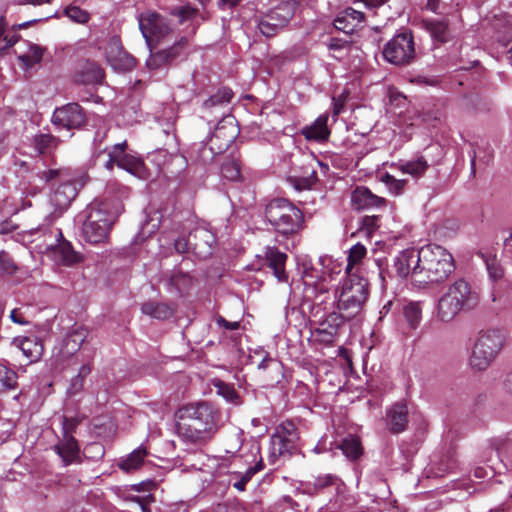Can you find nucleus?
<instances>
[{
	"label": "nucleus",
	"instance_id": "nucleus-58",
	"mask_svg": "<svg viewBox=\"0 0 512 512\" xmlns=\"http://www.w3.org/2000/svg\"><path fill=\"white\" fill-rule=\"evenodd\" d=\"M215 321L220 328H224L226 330H237L240 326V323L238 321H227L222 316H217Z\"/></svg>",
	"mask_w": 512,
	"mask_h": 512
},
{
	"label": "nucleus",
	"instance_id": "nucleus-35",
	"mask_svg": "<svg viewBox=\"0 0 512 512\" xmlns=\"http://www.w3.org/2000/svg\"><path fill=\"white\" fill-rule=\"evenodd\" d=\"M214 387L216 388L217 394L223 397L228 403L233 405H240L242 403L240 395L232 384L217 380L214 382Z\"/></svg>",
	"mask_w": 512,
	"mask_h": 512
},
{
	"label": "nucleus",
	"instance_id": "nucleus-18",
	"mask_svg": "<svg viewBox=\"0 0 512 512\" xmlns=\"http://www.w3.org/2000/svg\"><path fill=\"white\" fill-rule=\"evenodd\" d=\"M155 484L153 481L140 482L138 484L130 485L131 490L143 492L141 496H130V512H150L149 505L153 501L151 490Z\"/></svg>",
	"mask_w": 512,
	"mask_h": 512
},
{
	"label": "nucleus",
	"instance_id": "nucleus-46",
	"mask_svg": "<svg viewBox=\"0 0 512 512\" xmlns=\"http://www.w3.org/2000/svg\"><path fill=\"white\" fill-rule=\"evenodd\" d=\"M480 256L483 259V261L485 262L486 269L488 271L490 278L493 280L500 279L503 275V269L500 266V263H499L496 255H492V254L486 255V254L481 253Z\"/></svg>",
	"mask_w": 512,
	"mask_h": 512
},
{
	"label": "nucleus",
	"instance_id": "nucleus-37",
	"mask_svg": "<svg viewBox=\"0 0 512 512\" xmlns=\"http://www.w3.org/2000/svg\"><path fill=\"white\" fill-rule=\"evenodd\" d=\"M233 97V92L230 88L219 89L214 95L208 98L203 106L206 109L221 108L223 105L228 104Z\"/></svg>",
	"mask_w": 512,
	"mask_h": 512
},
{
	"label": "nucleus",
	"instance_id": "nucleus-55",
	"mask_svg": "<svg viewBox=\"0 0 512 512\" xmlns=\"http://www.w3.org/2000/svg\"><path fill=\"white\" fill-rule=\"evenodd\" d=\"M193 237L188 236V238L185 237H179L174 242L175 250L178 253H186L190 250L193 251Z\"/></svg>",
	"mask_w": 512,
	"mask_h": 512
},
{
	"label": "nucleus",
	"instance_id": "nucleus-20",
	"mask_svg": "<svg viewBox=\"0 0 512 512\" xmlns=\"http://www.w3.org/2000/svg\"><path fill=\"white\" fill-rule=\"evenodd\" d=\"M105 77L104 70L93 61H85L75 74V81L83 85L101 84Z\"/></svg>",
	"mask_w": 512,
	"mask_h": 512
},
{
	"label": "nucleus",
	"instance_id": "nucleus-28",
	"mask_svg": "<svg viewBox=\"0 0 512 512\" xmlns=\"http://www.w3.org/2000/svg\"><path fill=\"white\" fill-rule=\"evenodd\" d=\"M476 341L498 354L506 342V333L499 328L489 329L480 333Z\"/></svg>",
	"mask_w": 512,
	"mask_h": 512
},
{
	"label": "nucleus",
	"instance_id": "nucleus-32",
	"mask_svg": "<svg viewBox=\"0 0 512 512\" xmlns=\"http://www.w3.org/2000/svg\"><path fill=\"white\" fill-rule=\"evenodd\" d=\"M144 314L158 320H166L174 314V308L166 303L149 301L142 305Z\"/></svg>",
	"mask_w": 512,
	"mask_h": 512
},
{
	"label": "nucleus",
	"instance_id": "nucleus-42",
	"mask_svg": "<svg viewBox=\"0 0 512 512\" xmlns=\"http://www.w3.org/2000/svg\"><path fill=\"white\" fill-rule=\"evenodd\" d=\"M366 254V247L359 242L350 248L348 255V264L346 267L347 275H349V273H358L357 271L353 272V269L355 266L361 263Z\"/></svg>",
	"mask_w": 512,
	"mask_h": 512
},
{
	"label": "nucleus",
	"instance_id": "nucleus-3",
	"mask_svg": "<svg viewBox=\"0 0 512 512\" xmlns=\"http://www.w3.org/2000/svg\"><path fill=\"white\" fill-rule=\"evenodd\" d=\"M175 418L177 433L187 442H205L216 429V413L208 403L183 406L176 411Z\"/></svg>",
	"mask_w": 512,
	"mask_h": 512
},
{
	"label": "nucleus",
	"instance_id": "nucleus-16",
	"mask_svg": "<svg viewBox=\"0 0 512 512\" xmlns=\"http://www.w3.org/2000/svg\"><path fill=\"white\" fill-rule=\"evenodd\" d=\"M106 59L114 70L125 71L128 68V54L125 52L119 36H112L105 48Z\"/></svg>",
	"mask_w": 512,
	"mask_h": 512
},
{
	"label": "nucleus",
	"instance_id": "nucleus-57",
	"mask_svg": "<svg viewBox=\"0 0 512 512\" xmlns=\"http://www.w3.org/2000/svg\"><path fill=\"white\" fill-rule=\"evenodd\" d=\"M231 482H233V486L240 492L245 490L246 484L248 483L244 480L241 472H234L231 474Z\"/></svg>",
	"mask_w": 512,
	"mask_h": 512
},
{
	"label": "nucleus",
	"instance_id": "nucleus-59",
	"mask_svg": "<svg viewBox=\"0 0 512 512\" xmlns=\"http://www.w3.org/2000/svg\"><path fill=\"white\" fill-rule=\"evenodd\" d=\"M196 9L191 8L189 6L181 7L177 10V16L180 19V22L185 20L192 19L196 15Z\"/></svg>",
	"mask_w": 512,
	"mask_h": 512
},
{
	"label": "nucleus",
	"instance_id": "nucleus-24",
	"mask_svg": "<svg viewBox=\"0 0 512 512\" xmlns=\"http://www.w3.org/2000/svg\"><path fill=\"white\" fill-rule=\"evenodd\" d=\"M18 348L29 359L30 363L37 362L44 352V345L36 336L20 337L14 340Z\"/></svg>",
	"mask_w": 512,
	"mask_h": 512
},
{
	"label": "nucleus",
	"instance_id": "nucleus-33",
	"mask_svg": "<svg viewBox=\"0 0 512 512\" xmlns=\"http://www.w3.org/2000/svg\"><path fill=\"white\" fill-rule=\"evenodd\" d=\"M425 26L435 41L445 43L449 40L450 30L445 20H426Z\"/></svg>",
	"mask_w": 512,
	"mask_h": 512
},
{
	"label": "nucleus",
	"instance_id": "nucleus-23",
	"mask_svg": "<svg viewBox=\"0 0 512 512\" xmlns=\"http://www.w3.org/2000/svg\"><path fill=\"white\" fill-rule=\"evenodd\" d=\"M328 115L322 114L315 121L302 128L301 133L309 141L322 142L328 139L330 130L327 125Z\"/></svg>",
	"mask_w": 512,
	"mask_h": 512
},
{
	"label": "nucleus",
	"instance_id": "nucleus-43",
	"mask_svg": "<svg viewBox=\"0 0 512 512\" xmlns=\"http://www.w3.org/2000/svg\"><path fill=\"white\" fill-rule=\"evenodd\" d=\"M17 378V373L14 370L0 364V392L16 389Z\"/></svg>",
	"mask_w": 512,
	"mask_h": 512
},
{
	"label": "nucleus",
	"instance_id": "nucleus-40",
	"mask_svg": "<svg viewBox=\"0 0 512 512\" xmlns=\"http://www.w3.org/2000/svg\"><path fill=\"white\" fill-rule=\"evenodd\" d=\"M403 314L408 325L412 329L417 328L422 319V309L420 303L410 302L406 304L403 308Z\"/></svg>",
	"mask_w": 512,
	"mask_h": 512
},
{
	"label": "nucleus",
	"instance_id": "nucleus-4",
	"mask_svg": "<svg viewBox=\"0 0 512 512\" xmlns=\"http://www.w3.org/2000/svg\"><path fill=\"white\" fill-rule=\"evenodd\" d=\"M478 302L477 293L471 290L468 282L456 280L440 297L436 307V318L449 323L465 308H473Z\"/></svg>",
	"mask_w": 512,
	"mask_h": 512
},
{
	"label": "nucleus",
	"instance_id": "nucleus-14",
	"mask_svg": "<svg viewBox=\"0 0 512 512\" xmlns=\"http://www.w3.org/2000/svg\"><path fill=\"white\" fill-rule=\"evenodd\" d=\"M238 128L232 116H224L215 127L209 141L213 143L218 152H225L235 141L238 135Z\"/></svg>",
	"mask_w": 512,
	"mask_h": 512
},
{
	"label": "nucleus",
	"instance_id": "nucleus-44",
	"mask_svg": "<svg viewBox=\"0 0 512 512\" xmlns=\"http://www.w3.org/2000/svg\"><path fill=\"white\" fill-rule=\"evenodd\" d=\"M44 49L39 45L33 44L29 47L27 53L21 55L19 60L26 68H31L42 61Z\"/></svg>",
	"mask_w": 512,
	"mask_h": 512
},
{
	"label": "nucleus",
	"instance_id": "nucleus-56",
	"mask_svg": "<svg viewBox=\"0 0 512 512\" xmlns=\"http://www.w3.org/2000/svg\"><path fill=\"white\" fill-rule=\"evenodd\" d=\"M160 219V213L155 211L153 215L150 216V219L144 224L143 228L146 229L149 234L154 233L160 226Z\"/></svg>",
	"mask_w": 512,
	"mask_h": 512
},
{
	"label": "nucleus",
	"instance_id": "nucleus-54",
	"mask_svg": "<svg viewBox=\"0 0 512 512\" xmlns=\"http://www.w3.org/2000/svg\"><path fill=\"white\" fill-rule=\"evenodd\" d=\"M79 425V420L74 417H63L62 422V434L63 438H68L69 436H73L76 428Z\"/></svg>",
	"mask_w": 512,
	"mask_h": 512
},
{
	"label": "nucleus",
	"instance_id": "nucleus-26",
	"mask_svg": "<svg viewBox=\"0 0 512 512\" xmlns=\"http://www.w3.org/2000/svg\"><path fill=\"white\" fill-rule=\"evenodd\" d=\"M363 19L364 14L362 12L353 8H347L335 19L334 26L336 29L343 31L346 34H351L355 31Z\"/></svg>",
	"mask_w": 512,
	"mask_h": 512
},
{
	"label": "nucleus",
	"instance_id": "nucleus-10",
	"mask_svg": "<svg viewBox=\"0 0 512 512\" xmlns=\"http://www.w3.org/2000/svg\"><path fill=\"white\" fill-rule=\"evenodd\" d=\"M139 28L149 46L158 44L171 29L167 21L155 12L142 13L138 17Z\"/></svg>",
	"mask_w": 512,
	"mask_h": 512
},
{
	"label": "nucleus",
	"instance_id": "nucleus-30",
	"mask_svg": "<svg viewBox=\"0 0 512 512\" xmlns=\"http://www.w3.org/2000/svg\"><path fill=\"white\" fill-rule=\"evenodd\" d=\"M54 450L62 458L64 465H69L75 461L80 452V447L74 436L63 438L62 442L55 445Z\"/></svg>",
	"mask_w": 512,
	"mask_h": 512
},
{
	"label": "nucleus",
	"instance_id": "nucleus-63",
	"mask_svg": "<svg viewBox=\"0 0 512 512\" xmlns=\"http://www.w3.org/2000/svg\"><path fill=\"white\" fill-rule=\"evenodd\" d=\"M263 358L258 364V369H267L270 364L277 363V361L269 356L267 352H262Z\"/></svg>",
	"mask_w": 512,
	"mask_h": 512
},
{
	"label": "nucleus",
	"instance_id": "nucleus-22",
	"mask_svg": "<svg viewBox=\"0 0 512 512\" xmlns=\"http://www.w3.org/2000/svg\"><path fill=\"white\" fill-rule=\"evenodd\" d=\"M387 425L390 431L394 434L403 432L408 423V410L407 406L403 403L394 404L387 411Z\"/></svg>",
	"mask_w": 512,
	"mask_h": 512
},
{
	"label": "nucleus",
	"instance_id": "nucleus-62",
	"mask_svg": "<svg viewBox=\"0 0 512 512\" xmlns=\"http://www.w3.org/2000/svg\"><path fill=\"white\" fill-rule=\"evenodd\" d=\"M60 175V170L58 169H49L47 171H43L41 174V178L44 179L46 182H51L58 178Z\"/></svg>",
	"mask_w": 512,
	"mask_h": 512
},
{
	"label": "nucleus",
	"instance_id": "nucleus-48",
	"mask_svg": "<svg viewBox=\"0 0 512 512\" xmlns=\"http://www.w3.org/2000/svg\"><path fill=\"white\" fill-rule=\"evenodd\" d=\"M65 15L72 21L80 24H85L90 19L89 13L77 6H68L65 9Z\"/></svg>",
	"mask_w": 512,
	"mask_h": 512
},
{
	"label": "nucleus",
	"instance_id": "nucleus-34",
	"mask_svg": "<svg viewBox=\"0 0 512 512\" xmlns=\"http://www.w3.org/2000/svg\"><path fill=\"white\" fill-rule=\"evenodd\" d=\"M76 195L75 188L71 183L60 185L53 194V201L59 207H66Z\"/></svg>",
	"mask_w": 512,
	"mask_h": 512
},
{
	"label": "nucleus",
	"instance_id": "nucleus-2",
	"mask_svg": "<svg viewBox=\"0 0 512 512\" xmlns=\"http://www.w3.org/2000/svg\"><path fill=\"white\" fill-rule=\"evenodd\" d=\"M369 296V282L359 273H349L346 279L335 291V299L339 316L330 315L333 325L328 328L322 327L317 331L324 334V340L330 341L337 333L340 320H349L358 315L367 301Z\"/></svg>",
	"mask_w": 512,
	"mask_h": 512
},
{
	"label": "nucleus",
	"instance_id": "nucleus-45",
	"mask_svg": "<svg viewBox=\"0 0 512 512\" xmlns=\"http://www.w3.org/2000/svg\"><path fill=\"white\" fill-rule=\"evenodd\" d=\"M221 174L230 181H237L241 178L240 163L237 159H228L221 166Z\"/></svg>",
	"mask_w": 512,
	"mask_h": 512
},
{
	"label": "nucleus",
	"instance_id": "nucleus-36",
	"mask_svg": "<svg viewBox=\"0 0 512 512\" xmlns=\"http://www.w3.org/2000/svg\"><path fill=\"white\" fill-rule=\"evenodd\" d=\"M187 43L186 38H181V40L174 46L159 51L154 56V61L158 65H164L172 62L180 55V49Z\"/></svg>",
	"mask_w": 512,
	"mask_h": 512
},
{
	"label": "nucleus",
	"instance_id": "nucleus-47",
	"mask_svg": "<svg viewBox=\"0 0 512 512\" xmlns=\"http://www.w3.org/2000/svg\"><path fill=\"white\" fill-rule=\"evenodd\" d=\"M130 174L142 180H147L151 177V172L146 167L144 161L133 155H130Z\"/></svg>",
	"mask_w": 512,
	"mask_h": 512
},
{
	"label": "nucleus",
	"instance_id": "nucleus-51",
	"mask_svg": "<svg viewBox=\"0 0 512 512\" xmlns=\"http://www.w3.org/2000/svg\"><path fill=\"white\" fill-rule=\"evenodd\" d=\"M377 227H379V216H365L361 221L360 233L369 237Z\"/></svg>",
	"mask_w": 512,
	"mask_h": 512
},
{
	"label": "nucleus",
	"instance_id": "nucleus-27",
	"mask_svg": "<svg viewBox=\"0 0 512 512\" xmlns=\"http://www.w3.org/2000/svg\"><path fill=\"white\" fill-rule=\"evenodd\" d=\"M55 260L64 266H72L82 261V256L76 252L72 244L63 239L53 248Z\"/></svg>",
	"mask_w": 512,
	"mask_h": 512
},
{
	"label": "nucleus",
	"instance_id": "nucleus-7",
	"mask_svg": "<svg viewBox=\"0 0 512 512\" xmlns=\"http://www.w3.org/2000/svg\"><path fill=\"white\" fill-rule=\"evenodd\" d=\"M384 59L394 65L410 64L415 58V43L410 31L396 34L383 48Z\"/></svg>",
	"mask_w": 512,
	"mask_h": 512
},
{
	"label": "nucleus",
	"instance_id": "nucleus-11",
	"mask_svg": "<svg viewBox=\"0 0 512 512\" xmlns=\"http://www.w3.org/2000/svg\"><path fill=\"white\" fill-rule=\"evenodd\" d=\"M94 165L112 171L114 167L128 172L127 142L115 144L110 148L96 150L94 154Z\"/></svg>",
	"mask_w": 512,
	"mask_h": 512
},
{
	"label": "nucleus",
	"instance_id": "nucleus-8",
	"mask_svg": "<svg viewBox=\"0 0 512 512\" xmlns=\"http://www.w3.org/2000/svg\"><path fill=\"white\" fill-rule=\"evenodd\" d=\"M298 439V432L292 422L278 426L270 438L269 461L276 464L280 457L290 455Z\"/></svg>",
	"mask_w": 512,
	"mask_h": 512
},
{
	"label": "nucleus",
	"instance_id": "nucleus-29",
	"mask_svg": "<svg viewBox=\"0 0 512 512\" xmlns=\"http://www.w3.org/2000/svg\"><path fill=\"white\" fill-rule=\"evenodd\" d=\"M266 259L268 266L273 270L274 276L280 282L287 281V275L284 269V265L287 259V255L276 248H268L266 251Z\"/></svg>",
	"mask_w": 512,
	"mask_h": 512
},
{
	"label": "nucleus",
	"instance_id": "nucleus-53",
	"mask_svg": "<svg viewBox=\"0 0 512 512\" xmlns=\"http://www.w3.org/2000/svg\"><path fill=\"white\" fill-rule=\"evenodd\" d=\"M147 456V451L143 447H139L130 452V470L138 469L143 463Z\"/></svg>",
	"mask_w": 512,
	"mask_h": 512
},
{
	"label": "nucleus",
	"instance_id": "nucleus-13",
	"mask_svg": "<svg viewBox=\"0 0 512 512\" xmlns=\"http://www.w3.org/2000/svg\"><path fill=\"white\" fill-rule=\"evenodd\" d=\"M344 482L335 474H323L313 481L301 482L298 491L309 496L321 493L339 494L344 490Z\"/></svg>",
	"mask_w": 512,
	"mask_h": 512
},
{
	"label": "nucleus",
	"instance_id": "nucleus-12",
	"mask_svg": "<svg viewBox=\"0 0 512 512\" xmlns=\"http://www.w3.org/2000/svg\"><path fill=\"white\" fill-rule=\"evenodd\" d=\"M51 122L58 128L79 129L86 123V114L78 103L72 102L56 108Z\"/></svg>",
	"mask_w": 512,
	"mask_h": 512
},
{
	"label": "nucleus",
	"instance_id": "nucleus-50",
	"mask_svg": "<svg viewBox=\"0 0 512 512\" xmlns=\"http://www.w3.org/2000/svg\"><path fill=\"white\" fill-rule=\"evenodd\" d=\"M18 269L12 257L5 251H0V273L12 275Z\"/></svg>",
	"mask_w": 512,
	"mask_h": 512
},
{
	"label": "nucleus",
	"instance_id": "nucleus-49",
	"mask_svg": "<svg viewBox=\"0 0 512 512\" xmlns=\"http://www.w3.org/2000/svg\"><path fill=\"white\" fill-rule=\"evenodd\" d=\"M382 181L386 184L389 191L395 195L400 194L406 184L405 180L396 179L394 176L388 173L382 176Z\"/></svg>",
	"mask_w": 512,
	"mask_h": 512
},
{
	"label": "nucleus",
	"instance_id": "nucleus-64",
	"mask_svg": "<svg viewBox=\"0 0 512 512\" xmlns=\"http://www.w3.org/2000/svg\"><path fill=\"white\" fill-rule=\"evenodd\" d=\"M86 450H93L97 454H100L101 456L104 454V448L100 443H91Z\"/></svg>",
	"mask_w": 512,
	"mask_h": 512
},
{
	"label": "nucleus",
	"instance_id": "nucleus-41",
	"mask_svg": "<svg viewBox=\"0 0 512 512\" xmlns=\"http://www.w3.org/2000/svg\"><path fill=\"white\" fill-rule=\"evenodd\" d=\"M91 373V367L88 364L82 365L78 374L73 377L67 388V393L74 396L82 391L85 383V378Z\"/></svg>",
	"mask_w": 512,
	"mask_h": 512
},
{
	"label": "nucleus",
	"instance_id": "nucleus-1",
	"mask_svg": "<svg viewBox=\"0 0 512 512\" xmlns=\"http://www.w3.org/2000/svg\"><path fill=\"white\" fill-rule=\"evenodd\" d=\"M393 269L398 277L410 276L413 286L425 289L445 281L454 271V260L442 246L428 244L399 252L393 259Z\"/></svg>",
	"mask_w": 512,
	"mask_h": 512
},
{
	"label": "nucleus",
	"instance_id": "nucleus-15",
	"mask_svg": "<svg viewBox=\"0 0 512 512\" xmlns=\"http://www.w3.org/2000/svg\"><path fill=\"white\" fill-rule=\"evenodd\" d=\"M88 331L84 327H78L69 332L59 345L56 356L60 361H64L72 357L86 340Z\"/></svg>",
	"mask_w": 512,
	"mask_h": 512
},
{
	"label": "nucleus",
	"instance_id": "nucleus-38",
	"mask_svg": "<svg viewBox=\"0 0 512 512\" xmlns=\"http://www.w3.org/2000/svg\"><path fill=\"white\" fill-rule=\"evenodd\" d=\"M339 447L343 454L351 460L358 459L362 454L360 441L354 436L346 437Z\"/></svg>",
	"mask_w": 512,
	"mask_h": 512
},
{
	"label": "nucleus",
	"instance_id": "nucleus-5",
	"mask_svg": "<svg viewBox=\"0 0 512 512\" xmlns=\"http://www.w3.org/2000/svg\"><path fill=\"white\" fill-rule=\"evenodd\" d=\"M265 217L270 225L281 234H293L303 222L299 208L283 198L271 200L265 208Z\"/></svg>",
	"mask_w": 512,
	"mask_h": 512
},
{
	"label": "nucleus",
	"instance_id": "nucleus-52",
	"mask_svg": "<svg viewBox=\"0 0 512 512\" xmlns=\"http://www.w3.org/2000/svg\"><path fill=\"white\" fill-rule=\"evenodd\" d=\"M451 3L452 0H427L426 7L434 13L446 14Z\"/></svg>",
	"mask_w": 512,
	"mask_h": 512
},
{
	"label": "nucleus",
	"instance_id": "nucleus-61",
	"mask_svg": "<svg viewBox=\"0 0 512 512\" xmlns=\"http://www.w3.org/2000/svg\"><path fill=\"white\" fill-rule=\"evenodd\" d=\"M263 468V464H262V460H260L255 466L253 467H249L245 472H241L242 476L244 477V480H246L247 482H249L252 477L257 473L259 472L260 470H262Z\"/></svg>",
	"mask_w": 512,
	"mask_h": 512
},
{
	"label": "nucleus",
	"instance_id": "nucleus-21",
	"mask_svg": "<svg viewBox=\"0 0 512 512\" xmlns=\"http://www.w3.org/2000/svg\"><path fill=\"white\" fill-rule=\"evenodd\" d=\"M496 356V353L475 341L469 357V365L475 371H484L491 365Z\"/></svg>",
	"mask_w": 512,
	"mask_h": 512
},
{
	"label": "nucleus",
	"instance_id": "nucleus-19",
	"mask_svg": "<svg viewBox=\"0 0 512 512\" xmlns=\"http://www.w3.org/2000/svg\"><path fill=\"white\" fill-rule=\"evenodd\" d=\"M190 237H193L194 240V254L201 258H206L212 254V248L216 239L211 231L205 228H197L190 233Z\"/></svg>",
	"mask_w": 512,
	"mask_h": 512
},
{
	"label": "nucleus",
	"instance_id": "nucleus-39",
	"mask_svg": "<svg viewBox=\"0 0 512 512\" xmlns=\"http://www.w3.org/2000/svg\"><path fill=\"white\" fill-rule=\"evenodd\" d=\"M428 169V163L423 157L407 161L401 165V171L414 178L421 177Z\"/></svg>",
	"mask_w": 512,
	"mask_h": 512
},
{
	"label": "nucleus",
	"instance_id": "nucleus-17",
	"mask_svg": "<svg viewBox=\"0 0 512 512\" xmlns=\"http://www.w3.org/2000/svg\"><path fill=\"white\" fill-rule=\"evenodd\" d=\"M351 202L357 210L378 209L386 204L384 198L374 195L366 187H357L351 195Z\"/></svg>",
	"mask_w": 512,
	"mask_h": 512
},
{
	"label": "nucleus",
	"instance_id": "nucleus-25",
	"mask_svg": "<svg viewBox=\"0 0 512 512\" xmlns=\"http://www.w3.org/2000/svg\"><path fill=\"white\" fill-rule=\"evenodd\" d=\"M60 142V138L51 133L39 132L31 138V146L36 151L37 155L40 156L53 155Z\"/></svg>",
	"mask_w": 512,
	"mask_h": 512
},
{
	"label": "nucleus",
	"instance_id": "nucleus-6",
	"mask_svg": "<svg viewBox=\"0 0 512 512\" xmlns=\"http://www.w3.org/2000/svg\"><path fill=\"white\" fill-rule=\"evenodd\" d=\"M115 221L114 213L109 212L107 203L89 208V214L83 223V236L86 241L97 244L103 242Z\"/></svg>",
	"mask_w": 512,
	"mask_h": 512
},
{
	"label": "nucleus",
	"instance_id": "nucleus-31",
	"mask_svg": "<svg viewBox=\"0 0 512 512\" xmlns=\"http://www.w3.org/2000/svg\"><path fill=\"white\" fill-rule=\"evenodd\" d=\"M222 152H218L217 147L211 143H197L194 144L189 151L190 157L202 164H208L213 161L216 155L221 154Z\"/></svg>",
	"mask_w": 512,
	"mask_h": 512
},
{
	"label": "nucleus",
	"instance_id": "nucleus-60",
	"mask_svg": "<svg viewBox=\"0 0 512 512\" xmlns=\"http://www.w3.org/2000/svg\"><path fill=\"white\" fill-rule=\"evenodd\" d=\"M10 319L12 322L19 324V325H27L29 322L25 319L23 313L20 309L15 308L10 313Z\"/></svg>",
	"mask_w": 512,
	"mask_h": 512
},
{
	"label": "nucleus",
	"instance_id": "nucleus-9",
	"mask_svg": "<svg viewBox=\"0 0 512 512\" xmlns=\"http://www.w3.org/2000/svg\"><path fill=\"white\" fill-rule=\"evenodd\" d=\"M294 15V6L282 3L273 8L258 21V29L262 35L272 37L283 29Z\"/></svg>",
	"mask_w": 512,
	"mask_h": 512
}]
</instances>
